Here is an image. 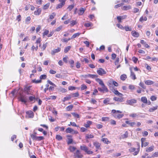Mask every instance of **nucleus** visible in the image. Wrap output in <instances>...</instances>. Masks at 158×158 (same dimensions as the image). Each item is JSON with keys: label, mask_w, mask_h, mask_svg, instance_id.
Wrapping results in <instances>:
<instances>
[{"label": "nucleus", "mask_w": 158, "mask_h": 158, "mask_svg": "<svg viewBox=\"0 0 158 158\" xmlns=\"http://www.w3.org/2000/svg\"><path fill=\"white\" fill-rule=\"evenodd\" d=\"M47 43H46L43 44V47L41 48V49H42V51H44L45 50V48L47 46Z\"/></svg>", "instance_id": "052dcab7"}, {"label": "nucleus", "mask_w": 158, "mask_h": 158, "mask_svg": "<svg viewBox=\"0 0 158 158\" xmlns=\"http://www.w3.org/2000/svg\"><path fill=\"white\" fill-rule=\"evenodd\" d=\"M91 23H86L85 24L84 26L86 27H89L91 26Z\"/></svg>", "instance_id": "338daca9"}, {"label": "nucleus", "mask_w": 158, "mask_h": 158, "mask_svg": "<svg viewBox=\"0 0 158 158\" xmlns=\"http://www.w3.org/2000/svg\"><path fill=\"white\" fill-rule=\"evenodd\" d=\"M130 71H131V78L133 80L135 79L136 78L135 76V74L134 73H133L132 70L131 69H130Z\"/></svg>", "instance_id": "4be33fe9"}, {"label": "nucleus", "mask_w": 158, "mask_h": 158, "mask_svg": "<svg viewBox=\"0 0 158 158\" xmlns=\"http://www.w3.org/2000/svg\"><path fill=\"white\" fill-rule=\"evenodd\" d=\"M108 85L109 87L110 90H112V89H114L113 84L112 80L109 81L108 82Z\"/></svg>", "instance_id": "6ab92c4d"}, {"label": "nucleus", "mask_w": 158, "mask_h": 158, "mask_svg": "<svg viewBox=\"0 0 158 158\" xmlns=\"http://www.w3.org/2000/svg\"><path fill=\"white\" fill-rule=\"evenodd\" d=\"M72 115L75 118H79V115L78 114H76L75 113H72Z\"/></svg>", "instance_id": "bf43d9fd"}, {"label": "nucleus", "mask_w": 158, "mask_h": 158, "mask_svg": "<svg viewBox=\"0 0 158 158\" xmlns=\"http://www.w3.org/2000/svg\"><path fill=\"white\" fill-rule=\"evenodd\" d=\"M140 43L144 45V47L146 48H148L149 47V45L146 43V42L143 40H140Z\"/></svg>", "instance_id": "aec40b11"}, {"label": "nucleus", "mask_w": 158, "mask_h": 158, "mask_svg": "<svg viewBox=\"0 0 158 158\" xmlns=\"http://www.w3.org/2000/svg\"><path fill=\"white\" fill-rule=\"evenodd\" d=\"M57 89L58 91L62 93H64L67 91L66 89L61 87L58 88Z\"/></svg>", "instance_id": "ddd939ff"}, {"label": "nucleus", "mask_w": 158, "mask_h": 158, "mask_svg": "<svg viewBox=\"0 0 158 158\" xmlns=\"http://www.w3.org/2000/svg\"><path fill=\"white\" fill-rule=\"evenodd\" d=\"M80 148L82 150L84 151L85 152H86L88 149L87 147L85 145L81 146Z\"/></svg>", "instance_id": "5701e85b"}, {"label": "nucleus", "mask_w": 158, "mask_h": 158, "mask_svg": "<svg viewBox=\"0 0 158 158\" xmlns=\"http://www.w3.org/2000/svg\"><path fill=\"white\" fill-rule=\"evenodd\" d=\"M158 108V106L156 105L154 107L151 108L149 109L148 111L150 112H153L155 110H157Z\"/></svg>", "instance_id": "b1692460"}, {"label": "nucleus", "mask_w": 158, "mask_h": 158, "mask_svg": "<svg viewBox=\"0 0 158 158\" xmlns=\"http://www.w3.org/2000/svg\"><path fill=\"white\" fill-rule=\"evenodd\" d=\"M111 112L113 113V116L115 118L120 119L122 118L124 116L123 114H120L119 113H122V111L119 110H113Z\"/></svg>", "instance_id": "f03ea898"}, {"label": "nucleus", "mask_w": 158, "mask_h": 158, "mask_svg": "<svg viewBox=\"0 0 158 158\" xmlns=\"http://www.w3.org/2000/svg\"><path fill=\"white\" fill-rule=\"evenodd\" d=\"M125 123L129 125L131 127H133V126L135 124V122H130L129 121H125Z\"/></svg>", "instance_id": "c756f323"}, {"label": "nucleus", "mask_w": 158, "mask_h": 158, "mask_svg": "<svg viewBox=\"0 0 158 158\" xmlns=\"http://www.w3.org/2000/svg\"><path fill=\"white\" fill-rule=\"evenodd\" d=\"M132 60L135 63H136V62L138 60V58L135 57V56H134L132 57Z\"/></svg>", "instance_id": "0e129e2a"}, {"label": "nucleus", "mask_w": 158, "mask_h": 158, "mask_svg": "<svg viewBox=\"0 0 158 158\" xmlns=\"http://www.w3.org/2000/svg\"><path fill=\"white\" fill-rule=\"evenodd\" d=\"M110 101V99L107 98L105 99L103 101V103L104 104H109V102Z\"/></svg>", "instance_id": "c9c22d12"}, {"label": "nucleus", "mask_w": 158, "mask_h": 158, "mask_svg": "<svg viewBox=\"0 0 158 158\" xmlns=\"http://www.w3.org/2000/svg\"><path fill=\"white\" fill-rule=\"evenodd\" d=\"M143 136H146L148 135V132L146 131H145L142 132Z\"/></svg>", "instance_id": "69168bd1"}, {"label": "nucleus", "mask_w": 158, "mask_h": 158, "mask_svg": "<svg viewBox=\"0 0 158 158\" xmlns=\"http://www.w3.org/2000/svg\"><path fill=\"white\" fill-rule=\"evenodd\" d=\"M154 147L153 146H151L148 148H147L146 150V152H151L154 150Z\"/></svg>", "instance_id": "bb28decb"}, {"label": "nucleus", "mask_w": 158, "mask_h": 158, "mask_svg": "<svg viewBox=\"0 0 158 158\" xmlns=\"http://www.w3.org/2000/svg\"><path fill=\"white\" fill-rule=\"evenodd\" d=\"M87 87L85 84H82L81 85V90H84L87 89Z\"/></svg>", "instance_id": "a18cd8bd"}, {"label": "nucleus", "mask_w": 158, "mask_h": 158, "mask_svg": "<svg viewBox=\"0 0 158 158\" xmlns=\"http://www.w3.org/2000/svg\"><path fill=\"white\" fill-rule=\"evenodd\" d=\"M64 5L63 4H62L61 3H60L58 5L56 6V9H58L59 8H61Z\"/></svg>", "instance_id": "603ef678"}, {"label": "nucleus", "mask_w": 158, "mask_h": 158, "mask_svg": "<svg viewBox=\"0 0 158 158\" xmlns=\"http://www.w3.org/2000/svg\"><path fill=\"white\" fill-rule=\"evenodd\" d=\"M131 34L132 35L135 37H138L139 36V33L135 31H132Z\"/></svg>", "instance_id": "4468645a"}, {"label": "nucleus", "mask_w": 158, "mask_h": 158, "mask_svg": "<svg viewBox=\"0 0 158 158\" xmlns=\"http://www.w3.org/2000/svg\"><path fill=\"white\" fill-rule=\"evenodd\" d=\"M124 29H125L126 31H131L132 30L131 28L129 27L128 26L125 27Z\"/></svg>", "instance_id": "58836bf2"}, {"label": "nucleus", "mask_w": 158, "mask_h": 158, "mask_svg": "<svg viewBox=\"0 0 158 158\" xmlns=\"http://www.w3.org/2000/svg\"><path fill=\"white\" fill-rule=\"evenodd\" d=\"M94 145L98 149H99L100 148L101 144L100 143L97 142H95L94 143Z\"/></svg>", "instance_id": "a211bd4d"}, {"label": "nucleus", "mask_w": 158, "mask_h": 158, "mask_svg": "<svg viewBox=\"0 0 158 158\" xmlns=\"http://www.w3.org/2000/svg\"><path fill=\"white\" fill-rule=\"evenodd\" d=\"M120 79L122 81H125L127 78V75L125 74L122 75L120 76Z\"/></svg>", "instance_id": "2f4dec72"}, {"label": "nucleus", "mask_w": 158, "mask_h": 158, "mask_svg": "<svg viewBox=\"0 0 158 158\" xmlns=\"http://www.w3.org/2000/svg\"><path fill=\"white\" fill-rule=\"evenodd\" d=\"M152 157H158V152H154L152 155Z\"/></svg>", "instance_id": "864d4df0"}, {"label": "nucleus", "mask_w": 158, "mask_h": 158, "mask_svg": "<svg viewBox=\"0 0 158 158\" xmlns=\"http://www.w3.org/2000/svg\"><path fill=\"white\" fill-rule=\"evenodd\" d=\"M92 123V122L90 121H88L86 123L84 124V126L86 128L89 127L90 126V125Z\"/></svg>", "instance_id": "412c9836"}, {"label": "nucleus", "mask_w": 158, "mask_h": 158, "mask_svg": "<svg viewBox=\"0 0 158 158\" xmlns=\"http://www.w3.org/2000/svg\"><path fill=\"white\" fill-rule=\"evenodd\" d=\"M136 100L135 99H132L129 100H127L126 101L127 103L126 104H129L130 105H132L133 104L136 103Z\"/></svg>", "instance_id": "423d86ee"}, {"label": "nucleus", "mask_w": 158, "mask_h": 158, "mask_svg": "<svg viewBox=\"0 0 158 158\" xmlns=\"http://www.w3.org/2000/svg\"><path fill=\"white\" fill-rule=\"evenodd\" d=\"M113 100L116 101H118L120 102H122L123 101V98H119L117 97H115L113 98Z\"/></svg>", "instance_id": "dca6fc26"}, {"label": "nucleus", "mask_w": 158, "mask_h": 158, "mask_svg": "<svg viewBox=\"0 0 158 158\" xmlns=\"http://www.w3.org/2000/svg\"><path fill=\"white\" fill-rule=\"evenodd\" d=\"M56 138L58 140H60L62 139V137L59 135H56Z\"/></svg>", "instance_id": "ea45409f"}, {"label": "nucleus", "mask_w": 158, "mask_h": 158, "mask_svg": "<svg viewBox=\"0 0 158 158\" xmlns=\"http://www.w3.org/2000/svg\"><path fill=\"white\" fill-rule=\"evenodd\" d=\"M41 80L40 79L39 80H36L35 79H34L32 80V82L35 83H41Z\"/></svg>", "instance_id": "37998d69"}, {"label": "nucleus", "mask_w": 158, "mask_h": 158, "mask_svg": "<svg viewBox=\"0 0 158 158\" xmlns=\"http://www.w3.org/2000/svg\"><path fill=\"white\" fill-rule=\"evenodd\" d=\"M56 16V14L54 13H53L52 14V15H50V19H54V16Z\"/></svg>", "instance_id": "6e6d98bb"}, {"label": "nucleus", "mask_w": 158, "mask_h": 158, "mask_svg": "<svg viewBox=\"0 0 158 158\" xmlns=\"http://www.w3.org/2000/svg\"><path fill=\"white\" fill-rule=\"evenodd\" d=\"M26 114L28 115V117L29 118H32L34 117V113L32 111L29 110L27 111Z\"/></svg>", "instance_id": "1a4fd4ad"}, {"label": "nucleus", "mask_w": 158, "mask_h": 158, "mask_svg": "<svg viewBox=\"0 0 158 158\" xmlns=\"http://www.w3.org/2000/svg\"><path fill=\"white\" fill-rule=\"evenodd\" d=\"M71 97L70 94L68 95L66 97H65L62 100V101L63 102H64L66 101L69 100L71 98Z\"/></svg>", "instance_id": "f3484780"}, {"label": "nucleus", "mask_w": 158, "mask_h": 158, "mask_svg": "<svg viewBox=\"0 0 158 158\" xmlns=\"http://www.w3.org/2000/svg\"><path fill=\"white\" fill-rule=\"evenodd\" d=\"M37 136L36 135H34L33 134H31V137L33 140H36Z\"/></svg>", "instance_id": "680f3d73"}, {"label": "nucleus", "mask_w": 158, "mask_h": 158, "mask_svg": "<svg viewBox=\"0 0 158 158\" xmlns=\"http://www.w3.org/2000/svg\"><path fill=\"white\" fill-rule=\"evenodd\" d=\"M71 98L72 97H78L79 94L78 92L73 94H70Z\"/></svg>", "instance_id": "cd10ccee"}, {"label": "nucleus", "mask_w": 158, "mask_h": 158, "mask_svg": "<svg viewBox=\"0 0 158 158\" xmlns=\"http://www.w3.org/2000/svg\"><path fill=\"white\" fill-rule=\"evenodd\" d=\"M31 87L30 86H26L24 88V91L27 95L30 94V91Z\"/></svg>", "instance_id": "0eeeda50"}, {"label": "nucleus", "mask_w": 158, "mask_h": 158, "mask_svg": "<svg viewBox=\"0 0 158 158\" xmlns=\"http://www.w3.org/2000/svg\"><path fill=\"white\" fill-rule=\"evenodd\" d=\"M81 34L80 33H77L74 34L72 36L71 39H73L76 38V37L79 36Z\"/></svg>", "instance_id": "4c0bfd02"}, {"label": "nucleus", "mask_w": 158, "mask_h": 158, "mask_svg": "<svg viewBox=\"0 0 158 158\" xmlns=\"http://www.w3.org/2000/svg\"><path fill=\"white\" fill-rule=\"evenodd\" d=\"M85 10V9L82 7L79 10L78 14L79 15H82L84 13V12Z\"/></svg>", "instance_id": "f8f14e48"}, {"label": "nucleus", "mask_w": 158, "mask_h": 158, "mask_svg": "<svg viewBox=\"0 0 158 158\" xmlns=\"http://www.w3.org/2000/svg\"><path fill=\"white\" fill-rule=\"evenodd\" d=\"M86 139L92 138L94 137V136L92 135L87 134L86 136Z\"/></svg>", "instance_id": "de8ad7c7"}, {"label": "nucleus", "mask_w": 158, "mask_h": 158, "mask_svg": "<svg viewBox=\"0 0 158 158\" xmlns=\"http://www.w3.org/2000/svg\"><path fill=\"white\" fill-rule=\"evenodd\" d=\"M73 156L74 158H82L83 155L81 154L80 150H77L76 152L74 153Z\"/></svg>", "instance_id": "7ed1b4c3"}, {"label": "nucleus", "mask_w": 158, "mask_h": 158, "mask_svg": "<svg viewBox=\"0 0 158 158\" xmlns=\"http://www.w3.org/2000/svg\"><path fill=\"white\" fill-rule=\"evenodd\" d=\"M41 8H38L37 9V10L34 12V14L35 15H39L41 13Z\"/></svg>", "instance_id": "a878e982"}, {"label": "nucleus", "mask_w": 158, "mask_h": 158, "mask_svg": "<svg viewBox=\"0 0 158 158\" xmlns=\"http://www.w3.org/2000/svg\"><path fill=\"white\" fill-rule=\"evenodd\" d=\"M117 26L119 28H120V29H122V30L124 29V27H123V26L122 25H121V24H117Z\"/></svg>", "instance_id": "3c124183"}, {"label": "nucleus", "mask_w": 158, "mask_h": 158, "mask_svg": "<svg viewBox=\"0 0 158 158\" xmlns=\"http://www.w3.org/2000/svg\"><path fill=\"white\" fill-rule=\"evenodd\" d=\"M97 73L100 75H102L106 74V72L103 69L99 68L97 70Z\"/></svg>", "instance_id": "20e7f679"}, {"label": "nucleus", "mask_w": 158, "mask_h": 158, "mask_svg": "<svg viewBox=\"0 0 158 158\" xmlns=\"http://www.w3.org/2000/svg\"><path fill=\"white\" fill-rule=\"evenodd\" d=\"M76 148L74 146H70L69 149L71 152H73L76 149Z\"/></svg>", "instance_id": "473e14b6"}, {"label": "nucleus", "mask_w": 158, "mask_h": 158, "mask_svg": "<svg viewBox=\"0 0 158 158\" xmlns=\"http://www.w3.org/2000/svg\"><path fill=\"white\" fill-rule=\"evenodd\" d=\"M111 91L113 92H114L116 95L119 96L120 97H122L123 96V94L119 92L117 89H112Z\"/></svg>", "instance_id": "6e6552de"}, {"label": "nucleus", "mask_w": 158, "mask_h": 158, "mask_svg": "<svg viewBox=\"0 0 158 158\" xmlns=\"http://www.w3.org/2000/svg\"><path fill=\"white\" fill-rule=\"evenodd\" d=\"M139 85L142 87L143 89H146V86H145L143 82H141L139 84Z\"/></svg>", "instance_id": "79ce46f5"}, {"label": "nucleus", "mask_w": 158, "mask_h": 158, "mask_svg": "<svg viewBox=\"0 0 158 158\" xmlns=\"http://www.w3.org/2000/svg\"><path fill=\"white\" fill-rule=\"evenodd\" d=\"M66 132L67 133H71L73 131V130L70 127H68L66 129Z\"/></svg>", "instance_id": "7c9ffc66"}, {"label": "nucleus", "mask_w": 158, "mask_h": 158, "mask_svg": "<svg viewBox=\"0 0 158 158\" xmlns=\"http://www.w3.org/2000/svg\"><path fill=\"white\" fill-rule=\"evenodd\" d=\"M145 66L146 68L149 71H150L151 69V68L150 66L148 65V64H146L145 65Z\"/></svg>", "instance_id": "774afa93"}, {"label": "nucleus", "mask_w": 158, "mask_h": 158, "mask_svg": "<svg viewBox=\"0 0 158 158\" xmlns=\"http://www.w3.org/2000/svg\"><path fill=\"white\" fill-rule=\"evenodd\" d=\"M101 141L103 142L104 143L107 144L110 143V141L108 140V139L106 138H103L101 139Z\"/></svg>", "instance_id": "393cba45"}, {"label": "nucleus", "mask_w": 158, "mask_h": 158, "mask_svg": "<svg viewBox=\"0 0 158 158\" xmlns=\"http://www.w3.org/2000/svg\"><path fill=\"white\" fill-rule=\"evenodd\" d=\"M73 105H71L67 107L66 109L67 110L70 111L71 110L73 109Z\"/></svg>", "instance_id": "c03bdc74"}, {"label": "nucleus", "mask_w": 158, "mask_h": 158, "mask_svg": "<svg viewBox=\"0 0 158 158\" xmlns=\"http://www.w3.org/2000/svg\"><path fill=\"white\" fill-rule=\"evenodd\" d=\"M95 80L102 86V89L100 87L98 88V91L101 92H103V93H104V91L106 92H108V89L107 88L105 85V84L101 79L99 78H96L95 79Z\"/></svg>", "instance_id": "f257e3e1"}, {"label": "nucleus", "mask_w": 158, "mask_h": 158, "mask_svg": "<svg viewBox=\"0 0 158 158\" xmlns=\"http://www.w3.org/2000/svg\"><path fill=\"white\" fill-rule=\"evenodd\" d=\"M49 6V3H48L44 5L43 7V9L44 10H46L48 9Z\"/></svg>", "instance_id": "8fccbe9b"}, {"label": "nucleus", "mask_w": 158, "mask_h": 158, "mask_svg": "<svg viewBox=\"0 0 158 158\" xmlns=\"http://www.w3.org/2000/svg\"><path fill=\"white\" fill-rule=\"evenodd\" d=\"M123 138H127L128 136V133L127 131L125 132V134L123 135Z\"/></svg>", "instance_id": "09e8293b"}, {"label": "nucleus", "mask_w": 158, "mask_h": 158, "mask_svg": "<svg viewBox=\"0 0 158 158\" xmlns=\"http://www.w3.org/2000/svg\"><path fill=\"white\" fill-rule=\"evenodd\" d=\"M19 100H20L22 102H24V103H25L27 102V99H25L24 98V97L22 95H21L19 98Z\"/></svg>", "instance_id": "9b49d317"}, {"label": "nucleus", "mask_w": 158, "mask_h": 158, "mask_svg": "<svg viewBox=\"0 0 158 158\" xmlns=\"http://www.w3.org/2000/svg\"><path fill=\"white\" fill-rule=\"evenodd\" d=\"M76 89V87L73 86H69L68 87V89L69 90H73Z\"/></svg>", "instance_id": "4d7b16f0"}, {"label": "nucleus", "mask_w": 158, "mask_h": 158, "mask_svg": "<svg viewBox=\"0 0 158 158\" xmlns=\"http://www.w3.org/2000/svg\"><path fill=\"white\" fill-rule=\"evenodd\" d=\"M71 48V46H68L67 47H66L64 50V52L65 53H67L68 51L70 50V49Z\"/></svg>", "instance_id": "f704fd0d"}, {"label": "nucleus", "mask_w": 158, "mask_h": 158, "mask_svg": "<svg viewBox=\"0 0 158 158\" xmlns=\"http://www.w3.org/2000/svg\"><path fill=\"white\" fill-rule=\"evenodd\" d=\"M141 101L144 103H147L148 102L147 98L145 97H143L141 98Z\"/></svg>", "instance_id": "c85d7f7f"}, {"label": "nucleus", "mask_w": 158, "mask_h": 158, "mask_svg": "<svg viewBox=\"0 0 158 158\" xmlns=\"http://www.w3.org/2000/svg\"><path fill=\"white\" fill-rule=\"evenodd\" d=\"M61 48H60L58 47L57 49H55L52 51L51 54L53 55H54L55 53L59 52L60 51Z\"/></svg>", "instance_id": "9d476101"}, {"label": "nucleus", "mask_w": 158, "mask_h": 158, "mask_svg": "<svg viewBox=\"0 0 158 158\" xmlns=\"http://www.w3.org/2000/svg\"><path fill=\"white\" fill-rule=\"evenodd\" d=\"M44 138L43 136H37L36 140L38 141H40L44 139Z\"/></svg>", "instance_id": "e433bc0d"}, {"label": "nucleus", "mask_w": 158, "mask_h": 158, "mask_svg": "<svg viewBox=\"0 0 158 158\" xmlns=\"http://www.w3.org/2000/svg\"><path fill=\"white\" fill-rule=\"evenodd\" d=\"M77 22L74 20H73L71 21V25L72 26H73L74 25H75L77 24Z\"/></svg>", "instance_id": "5fc2aeb1"}, {"label": "nucleus", "mask_w": 158, "mask_h": 158, "mask_svg": "<svg viewBox=\"0 0 158 158\" xmlns=\"http://www.w3.org/2000/svg\"><path fill=\"white\" fill-rule=\"evenodd\" d=\"M131 8V6H124L123 7V10H127Z\"/></svg>", "instance_id": "72a5a7b5"}, {"label": "nucleus", "mask_w": 158, "mask_h": 158, "mask_svg": "<svg viewBox=\"0 0 158 158\" xmlns=\"http://www.w3.org/2000/svg\"><path fill=\"white\" fill-rule=\"evenodd\" d=\"M145 83L147 85H150L153 84L154 82L150 80H146L144 81Z\"/></svg>", "instance_id": "2eb2a0df"}, {"label": "nucleus", "mask_w": 158, "mask_h": 158, "mask_svg": "<svg viewBox=\"0 0 158 158\" xmlns=\"http://www.w3.org/2000/svg\"><path fill=\"white\" fill-rule=\"evenodd\" d=\"M47 82L50 85H52L54 87H56V85L53 83H52V81H51L50 80H48L47 81Z\"/></svg>", "instance_id": "13d9d810"}, {"label": "nucleus", "mask_w": 158, "mask_h": 158, "mask_svg": "<svg viewBox=\"0 0 158 158\" xmlns=\"http://www.w3.org/2000/svg\"><path fill=\"white\" fill-rule=\"evenodd\" d=\"M47 75L45 74H43L41 75L40 77V80L45 79L47 78Z\"/></svg>", "instance_id": "a19ab883"}, {"label": "nucleus", "mask_w": 158, "mask_h": 158, "mask_svg": "<svg viewBox=\"0 0 158 158\" xmlns=\"http://www.w3.org/2000/svg\"><path fill=\"white\" fill-rule=\"evenodd\" d=\"M73 142V139L71 138H68V141L67 142V144L68 145L72 143Z\"/></svg>", "instance_id": "49530a36"}, {"label": "nucleus", "mask_w": 158, "mask_h": 158, "mask_svg": "<svg viewBox=\"0 0 158 158\" xmlns=\"http://www.w3.org/2000/svg\"><path fill=\"white\" fill-rule=\"evenodd\" d=\"M82 76L85 78L90 77L92 78H94L98 77V75H97L91 74H88L83 75Z\"/></svg>", "instance_id": "39448f33"}, {"label": "nucleus", "mask_w": 158, "mask_h": 158, "mask_svg": "<svg viewBox=\"0 0 158 158\" xmlns=\"http://www.w3.org/2000/svg\"><path fill=\"white\" fill-rule=\"evenodd\" d=\"M109 119V118L108 117H103L102 118V121H107Z\"/></svg>", "instance_id": "e2e57ef3"}]
</instances>
